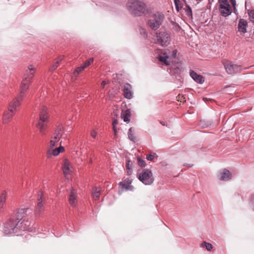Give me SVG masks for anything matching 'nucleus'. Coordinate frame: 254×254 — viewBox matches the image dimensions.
<instances>
[{
  "instance_id": "nucleus-1",
  "label": "nucleus",
  "mask_w": 254,
  "mask_h": 254,
  "mask_svg": "<svg viewBox=\"0 0 254 254\" xmlns=\"http://www.w3.org/2000/svg\"><path fill=\"white\" fill-rule=\"evenodd\" d=\"M28 208L19 209L16 218H10L4 223L3 233L5 235L16 234L23 236L22 232L29 231L31 229L30 222L25 220Z\"/></svg>"
},
{
  "instance_id": "nucleus-2",
  "label": "nucleus",
  "mask_w": 254,
  "mask_h": 254,
  "mask_svg": "<svg viewBox=\"0 0 254 254\" xmlns=\"http://www.w3.org/2000/svg\"><path fill=\"white\" fill-rule=\"evenodd\" d=\"M126 8L133 16H140L147 14L148 10L146 3L142 0H128Z\"/></svg>"
},
{
  "instance_id": "nucleus-3",
  "label": "nucleus",
  "mask_w": 254,
  "mask_h": 254,
  "mask_svg": "<svg viewBox=\"0 0 254 254\" xmlns=\"http://www.w3.org/2000/svg\"><path fill=\"white\" fill-rule=\"evenodd\" d=\"M35 70V68L32 65L28 66V69L25 72L24 78L20 86V92L18 94V98L19 99H23L25 92L28 89L34 76V72L32 71H34Z\"/></svg>"
},
{
  "instance_id": "nucleus-4",
  "label": "nucleus",
  "mask_w": 254,
  "mask_h": 254,
  "mask_svg": "<svg viewBox=\"0 0 254 254\" xmlns=\"http://www.w3.org/2000/svg\"><path fill=\"white\" fill-rule=\"evenodd\" d=\"M22 100V99H19L18 98V95L16 98L14 99L9 103L8 110L3 114L2 121L4 124H6L9 121L10 119L14 114L17 107L20 105V102Z\"/></svg>"
},
{
  "instance_id": "nucleus-5",
  "label": "nucleus",
  "mask_w": 254,
  "mask_h": 254,
  "mask_svg": "<svg viewBox=\"0 0 254 254\" xmlns=\"http://www.w3.org/2000/svg\"><path fill=\"white\" fill-rule=\"evenodd\" d=\"M164 18L163 14L161 12H156L148 20V25L152 29L156 30L162 24Z\"/></svg>"
},
{
  "instance_id": "nucleus-6",
  "label": "nucleus",
  "mask_w": 254,
  "mask_h": 254,
  "mask_svg": "<svg viewBox=\"0 0 254 254\" xmlns=\"http://www.w3.org/2000/svg\"><path fill=\"white\" fill-rule=\"evenodd\" d=\"M138 179L145 185H150L154 182L151 171L148 169H143L142 172L137 173Z\"/></svg>"
},
{
  "instance_id": "nucleus-7",
  "label": "nucleus",
  "mask_w": 254,
  "mask_h": 254,
  "mask_svg": "<svg viewBox=\"0 0 254 254\" xmlns=\"http://www.w3.org/2000/svg\"><path fill=\"white\" fill-rule=\"evenodd\" d=\"M177 53V50H174L171 53H170L169 50H166L163 53V56H159V60L166 65H169L172 60L176 58Z\"/></svg>"
},
{
  "instance_id": "nucleus-8",
  "label": "nucleus",
  "mask_w": 254,
  "mask_h": 254,
  "mask_svg": "<svg viewBox=\"0 0 254 254\" xmlns=\"http://www.w3.org/2000/svg\"><path fill=\"white\" fill-rule=\"evenodd\" d=\"M49 115L48 109L46 107L43 106L39 113V120L38 121V126L39 127H44L47 125L49 122Z\"/></svg>"
},
{
  "instance_id": "nucleus-9",
  "label": "nucleus",
  "mask_w": 254,
  "mask_h": 254,
  "mask_svg": "<svg viewBox=\"0 0 254 254\" xmlns=\"http://www.w3.org/2000/svg\"><path fill=\"white\" fill-rule=\"evenodd\" d=\"M156 39L158 43L162 47L168 46L170 42V37L169 33L164 31L157 33Z\"/></svg>"
},
{
  "instance_id": "nucleus-10",
  "label": "nucleus",
  "mask_w": 254,
  "mask_h": 254,
  "mask_svg": "<svg viewBox=\"0 0 254 254\" xmlns=\"http://www.w3.org/2000/svg\"><path fill=\"white\" fill-rule=\"evenodd\" d=\"M226 72L230 74L239 72L242 70L241 66L235 64L230 61H225L223 63Z\"/></svg>"
},
{
  "instance_id": "nucleus-11",
  "label": "nucleus",
  "mask_w": 254,
  "mask_h": 254,
  "mask_svg": "<svg viewBox=\"0 0 254 254\" xmlns=\"http://www.w3.org/2000/svg\"><path fill=\"white\" fill-rule=\"evenodd\" d=\"M220 11L223 16L229 15L231 12V7L227 0H219Z\"/></svg>"
},
{
  "instance_id": "nucleus-12",
  "label": "nucleus",
  "mask_w": 254,
  "mask_h": 254,
  "mask_svg": "<svg viewBox=\"0 0 254 254\" xmlns=\"http://www.w3.org/2000/svg\"><path fill=\"white\" fill-rule=\"evenodd\" d=\"M37 200V205L35 209V214L39 215L44 210V204L45 202L44 193L41 190L38 191Z\"/></svg>"
},
{
  "instance_id": "nucleus-13",
  "label": "nucleus",
  "mask_w": 254,
  "mask_h": 254,
  "mask_svg": "<svg viewBox=\"0 0 254 254\" xmlns=\"http://www.w3.org/2000/svg\"><path fill=\"white\" fill-rule=\"evenodd\" d=\"M220 181H227L232 178V174L227 169L224 168L219 172L217 175Z\"/></svg>"
},
{
  "instance_id": "nucleus-14",
  "label": "nucleus",
  "mask_w": 254,
  "mask_h": 254,
  "mask_svg": "<svg viewBox=\"0 0 254 254\" xmlns=\"http://www.w3.org/2000/svg\"><path fill=\"white\" fill-rule=\"evenodd\" d=\"M132 181L129 178H127L119 184V187L122 190H132L133 187L131 185Z\"/></svg>"
},
{
  "instance_id": "nucleus-15",
  "label": "nucleus",
  "mask_w": 254,
  "mask_h": 254,
  "mask_svg": "<svg viewBox=\"0 0 254 254\" xmlns=\"http://www.w3.org/2000/svg\"><path fill=\"white\" fill-rule=\"evenodd\" d=\"M123 92L124 97L127 99L132 98L133 92H132V86L129 83H126L123 87Z\"/></svg>"
},
{
  "instance_id": "nucleus-16",
  "label": "nucleus",
  "mask_w": 254,
  "mask_h": 254,
  "mask_svg": "<svg viewBox=\"0 0 254 254\" xmlns=\"http://www.w3.org/2000/svg\"><path fill=\"white\" fill-rule=\"evenodd\" d=\"M69 203L73 206H75L77 203L76 192L73 188H71L70 190Z\"/></svg>"
},
{
  "instance_id": "nucleus-17",
  "label": "nucleus",
  "mask_w": 254,
  "mask_h": 254,
  "mask_svg": "<svg viewBox=\"0 0 254 254\" xmlns=\"http://www.w3.org/2000/svg\"><path fill=\"white\" fill-rule=\"evenodd\" d=\"M64 148L63 146H60L58 148L56 149H53L52 150H49L47 151V157L50 158L52 155L53 156H58L61 152H64Z\"/></svg>"
},
{
  "instance_id": "nucleus-18",
  "label": "nucleus",
  "mask_w": 254,
  "mask_h": 254,
  "mask_svg": "<svg viewBox=\"0 0 254 254\" xmlns=\"http://www.w3.org/2000/svg\"><path fill=\"white\" fill-rule=\"evenodd\" d=\"M247 24L248 23L246 20L241 19L238 23V31L243 34L247 32Z\"/></svg>"
},
{
  "instance_id": "nucleus-19",
  "label": "nucleus",
  "mask_w": 254,
  "mask_h": 254,
  "mask_svg": "<svg viewBox=\"0 0 254 254\" xmlns=\"http://www.w3.org/2000/svg\"><path fill=\"white\" fill-rule=\"evenodd\" d=\"M70 163L67 159L64 160V163L62 166L63 173L65 176L70 174Z\"/></svg>"
},
{
  "instance_id": "nucleus-20",
  "label": "nucleus",
  "mask_w": 254,
  "mask_h": 254,
  "mask_svg": "<svg viewBox=\"0 0 254 254\" xmlns=\"http://www.w3.org/2000/svg\"><path fill=\"white\" fill-rule=\"evenodd\" d=\"M190 75L194 80L198 83H202L204 82L203 77L200 75L197 74L193 70L190 71Z\"/></svg>"
},
{
  "instance_id": "nucleus-21",
  "label": "nucleus",
  "mask_w": 254,
  "mask_h": 254,
  "mask_svg": "<svg viewBox=\"0 0 254 254\" xmlns=\"http://www.w3.org/2000/svg\"><path fill=\"white\" fill-rule=\"evenodd\" d=\"M63 129L64 128H58L56 129L53 138L59 141L63 135L64 132Z\"/></svg>"
},
{
  "instance_id": "nucleus-22",
  "label": "nucleus",
  "mask_w": 254,
  "mask_h": 254,
  "mask_svg": "<svg viewBox=\"0 0 254 254\" xmlns=\"http://www.w3.org/2000/svg\"><path fill=\"white\" fill-rule=\"evenodd\" d=\"M130 115L131 112L130 110L127 109L122 113L121 118L122 119H123L125 122L128 123L129 121Z\"/></svg>"
},
{
  "instance_id": "nucleus-23",
  "label": "nucleus",
  "mask_w": 254,
  "mask_h": 254,
  "mask_svg": "<svg viewBox=\"0 0 254 254\" xmlns=\"http://www.w3.org/2000/svg\"><path fill=\"white\" fill-rule=\"evenodd\" d=\"M100 190L99 188L94 187L92 189V195L95 200H98L100 197Z\"/></svg>"
},
{
  "instance_id": "nucleus-24",
  "label": "nucleus",
  "mask_w": 254,
  "mask_h": 254,
  "mask_svg": "<svg viewBox=\"0 0 254 254\" xmlns=\"http://www.w3.org/2000/svg\"><path fill=\"white\" fill-rule=\"evenodd\" d=\"M6 192L5 190L2 191L0 195V210L3 207L6 202Z\"/></svg>"
},
{
  "instance_id": "nucleus-25",
  "label": "nucleus",
  "mask_w": 254,
  "mask_h": 254,
  "mask_svg": "<svg viewBox=\"0 0 254 254\" xmlns=\"http://www.w3.org/2000/svg\"><path fill=\"white\" fill-rule=\"evenodd\" d=\"M128 138L133 142H135L136 140V136L135 135V132L132 129V128H129L128 132Z\"/></svg>"
},
{
  "instance_id": "nucleus-26",
  "label": "nucleus",
  "mask_w": 254,
  "mask_h": 254,
  "mask_svg": "<svg viewBox=\"0 0 254 254\" xmlns=\"http://www.w3.org/2000/svg\"><path fill=\"white\" fill-rule=\"evenodd\" d=\"M132 163L131 160H127L126 161V169L127 170V175L128 176H130L132 174Z\"/></svg>"
},
{
  "instance_id": "nucleus-27",
  "label": "nucleus",
  "mask_w": 254,
  "mask_h": 254,
  "mask_svg": "<svg viewBox=\"0 0 254 254\" xmlns=\"http://www.w3.org/2000/svg\"><path fill=\"white\" fill-rule=\"evenodd\" d=\"M63 60V58L62 57H59L58 60L53 64L52 66H51L49 68V70L51 72L54 71V70L58 67L59 65L60 62Z\"/></svg>"
},
{
  "instance_id": "nucleus-28",
  "label": "nucleus",
  "mask_w": 254,
  "mask_h": 254,
  "mask_svg": "<svg viewBox=\"0 0 254 254\" xmlns=\"http://www.w3.org/2000/svg\"><path fill=\"white\" fill-rule=\"evenodd\" d=\"M137 162L138 165L141 168L145 167L146 165L145 161L139 156H137Z\"/></svg>"
},
{
  "instance_id": "nucleus-29",
  "label": "nucleus",
  "mask_w": 254,
  "mask_h": 254,
  "mask_svg": "<svg viewBox=\"0 0 254 254\" xmlns=\"http://www.w3.org/2000/svg\"><path fill=\"white\" fill-rule=\"evenodd\" d=\"M201 247H202L205 246L206 248V249L208 251H210L213 248V246L211 244L204 242V241L203 242V243L201 244Z\"/></svg>"
},
{
  "instance_id": "nucleus-30",
  "label": "nucleus",
  "mask_w": 254,
  "mask_h": 254,
  "mask_svg": "<svg viewBox=\"0 0 254 254\" xmlns=\"http://www.w3.org/2000/svg\"><path fill=\"white\" fill-rule=\"evenodd\" d=\"M84 68L82 66H80L79 67H77L73 71V75L75 76H77L78 74L81 72Z\"/></svg>"
},
{
  "instance_id": "nucleus-31",
  "label": "nucleus",
  "mask_w": 254,
  "mask_h": 254,
  "mask_svg": "<svg viewBox=\"0 0 254 254\" xmlns=\"http://www.w3.org/2000/svg\"><path fill=\"white\" fill-rule=\"evenodd\" d=\"M93 61H94L93 58H90L89 60L85 62V63L83 64V65H82V66L85 69V68L89 66L90 65V64L93 62Z\"/></svg>"
},
{
  "instance_id": "nucleus-32",
  "label": "nucleus",
  "mask_w": 254,
  "mask_h": 254,
  "mask_svg": "<svg viewBox=\"0 0 254 254\" xmlns=\"http://www.w3.org/2000/svg\"><path fill=\"white\" fill-rule=\"evenodd\" d=\"M157 155L156 153L154 154H149L146 155V159L149 161H152L155 157H157Z\"/></svg>"
},
{
  "instance_id": "nucleus-33",
  "label": "nucleus",
  "mask_w": 254,
  "mask_h": 254,
  "mask_svg": "<svg viewBox=\"0 0 254 254\" xmlns=\"http://www.w3.org/2000/svg\"><path fill=\"white\" fill-rule=\"evenodd\" d=\"M249 15L251 21L254 22V10H251L249 12Z\"/></svg>"
},
{
  "instance_id": "nucleus-34",
  "label": "nucleus",
  "mask_w": 254,
  "mask_h": 254,
  "mask_svg": "<svg viewBox=\"0 0 254 254\" xmlns=\"http://www.w3.org/2000/svg\"><path fill=\"white\" fill-rule=\"evenodd\" d=\"M58 141H59L58 140H57L55 139H54L52 137V139L51 140V141L50 142V147H51V148L54 147L56 145V143L58 142Z\"/></svg>"
},
{
  "instance_id": "nucleus-35",
  "label": "nucleus",
  "mask_w": 254,
  "mask_h": 254,
  "mask_svg": "<svg viewBox=\"0 0 254 254\" xmlns=\"http://www.w3.org/2000/svg\"><path fill=\"white\" fill-rule=\"evenodd\" d=\"M174 1L176 6V8L177 10L179 11L180 7L181 8V6L180 5V0H174Z\"/></svg>"
},
{
  "instance_id": "nucleus-36",
  "label": "nucleus",
  "mask_w": 254,
  "mask_h": 254,
  "mask_svg": "<svg viewBox=\"0 0 254 254\" xmlns=\"http://www.w3.org/2000/svg\"><path fill=\"white\" fill-rule=\"evenodd\" d=\"M97 129L96 128L94 129H93L91 131V132H90V134H91V136L93 138H96V136H97Z\"/></svg>"
},
{
  "instance_id": "nucleus-37",
  "label": "nucleus",
  "mask_w": 254,
  "mask_h": 254,
  "mask_svg": "<svg viewBox=\"0 0 254 254\" xmlns=\"http://www.w3.org/2000/svg\"><path fill=\"white\" fill-rule=\"evenodd\" d=\"M115 136H117V130L119 129L120 128H113Z\"/></svg>"
},
{
  "instance_id": "nucleus-38",
  "label": "nucleus",
  "mask_w": 254,
  "mask_h": 254,
  "mask_svg": "<svg viewBox=\"0 0 254 254\" xmlns=\"http://www.w3.org/2000/svg\"><path fill=\"white\" fill-rule=\"evenodd\" d=\"M107 84L106 81H103L101 83V86L102 88H104V86Z\"/></svg>"
},
{
  "instance_id": "nucleus-39",
  "label": "nucleus",
  "mask_w": 254,
  "mask_h": 254,
  "mask_svg": "<svg viewBox=\"0 0 254 254\" xmlns=\"http://www.w3.org/2000/svg\"><path fill=\"white\" fill-rule=\"evenodd\" d=\"M231 2L232 4L233 5V6L235 7L236 4V0H231Z\"/></svg>"
},
{
  "instance_id": "nucleus-40",
  "label": "nucleus",
  "mask_w": 254,
  "mask_h": 254,
  "mask_svg": "<svg viewBox=\"0 0 254 254\" xmlns=\"http://www.w3.org/2000/svg\"><path fill=\"white\" fill-rule=\"evenodd\" d=\"M117 125V121H113V127H115V126Z\"/></svg>"
},
{
  "instance_id": "nucleus-41",
  "label": "nucleus",
  "mask_w": 254,
  "mask_h": 254,
  "mask_svg": "<svg viewBox=\"0 0 254 254\" xmlns=\"http://www.w3.org/2000/svg\"><path fill=\"white\" fill-rule=\"evenodd\" d=\"M251 201L254 202V193L251 196Z\"/></svg>"
},
{
  "instance_id": "nucleus-42",
  "label": "nucleus",
  "mask_w": 254,
  "mask_h": 254,
  "mask_svg": "<svg viewBox=\"0 0 254 254\" xmlns=\"http://www.w3.org/2000/svg\"><path fill=\"white\" fill-rule=\"evenodd\" d=\"M160 124H161L162 126H167V125L166 124L165 122H160Z\"/></svg>"
},
{
  "instance_id": "nucleus-43",
  "label": "nucleus",
  "mask_w": 254,
  "mask_h": 254,
  "mask_svg": "<svg viewBox=\"0 0 254 254\" xmlns=\"http://www.w3.org/2000/svg\"><path fill=\"white\" fill-rule=\"evenodd\" d=\"M205 125L206 126H213V124H212L211 122H210V123H207Z\"/></svg>"
},
{
  "instance_id": "nucleus-44",
  "label": "nucleus",
  "mask_w": 254,
  "mask_h": 254,
  "mask_svg": "<svg viewBox=\"0 0 254 254\" xmlns=\"http://www.w3.org/2000/svg\"><path fill=\"white\" fill-rule=\"evenodd\" d=\"M176 29L177 30H178L179 29H180L181 28L179 26V25H176Z\"/></svg>"
},
{
  "instance_id": "nucleus-45",
  "label": "nucleus",
  "mask_w": 254,
  "mask_h": 254,
  "mask_svg": "<svg viewBox=\"0 0 254 254\" xmlns=\"http://www.w3.org/2000/svg\"><path fill=\"white\" fill-rule=\"evenodd\" d=\"M29 237H31V235L29 234H28L27 235H25V237L27 238Z\"/></svg>"
},
{
  "instance_id": "nucleus-46",
  "label": "nucleus",
  "mask_w": 254,
  "mask_h": 254,
  "mask_svg": "<svg viewBox=\"0 0 254 254\" xmlns=\"http://www.w3.org/2000/svg\"><path fill=\"white\" fill-rule=\"evenodd\" d=\"M44 128H43V127L40 128V132H42L44 130Z\"/></svg>"
},
{
  "instance_id": "nucleus-47",
  "label": "nucleus",
  "mask_w": 254,
  "mask_h": 254,
  "mask_svg": "<svg viewBox=\"0 0 254 254\" xmlns=\"http://www.w3.org/2000/svg\"><path fill=\"white\" fill-rule=\"evenodd\" d=\"M189 11H190V12H191V9H190V7H189Z\"/></svg>"
},
{
  "instance_id": "nucleus-48",
  "label": "nucleus",
  "mask_w": 254,
  "mask_h": 254,
  "mask_svg": "<svg viewBox=\"0 0 254 254\" xmlns=\"http://www.w3.org/2000/svg\"><path fill=\"white\" fill-rule=\"evenodd\" d=\"M196 1H197L198 2H200L202 0H196Z\"/></svg>"
},
{
  "instance_id": "nucleus-49",
  "label": "nucleus",
  "mask_w": 254,
  "mask_h": 254,
  "mask_svg": "<svg viewBox=\"0 0 254 254\" xmlns=\"http://www.w3.org/2000/svg\"><path fill=\"white\" fill-rule=\"evenodd\" d=\"M92 159H90V163H92Z\"/></svg>"
},
{
  "instance_id": "nucleus-50",
  "label": "nucleus",
  "mask_w": 254,
  "mask_h": 254,
  "mask_svg": "<svg viewBox=\"0 0 254 254\" xmlns=\"http://www.w3.org/2000/svg\"><path fill=\"white\" fill-rule=\"evenodd\" d=\"M192 165H189V167H192Z\"/></svg>"
}]
</instances>
